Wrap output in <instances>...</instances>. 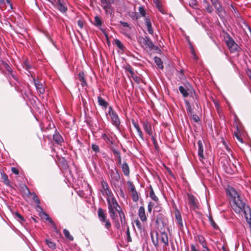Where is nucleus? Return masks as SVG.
<instances>
[{
	"label": "nucleus",
	"instance_id": "f257e3e1",
	"mask_svg": "<svg viewBox=\"0 0 251 251\" xmlns=\"http://www.w3.org/2000/svg\"><path fill=\"white\" fill-rule=\"evenodd\" d=\"M226 194L228 197L230 206L233 210L237 214L244 213L247 222L251 228V210L244 201L240 194L233 187L228 186Z\"/></svg>",
	"mask_w": 251,
	"mask_h": 251
},
{
	"label": "nucleus",
	"instance_id": "f03ea898",
	"mask_svg": "<svg viewBox=\"0 0 251 251\" xmlns=\"http://www.w3.org/2000/svg\"><path fill=\"white\" fill-rule=\"evenodd\" d=\"M106 201H107L108 210L109 216L111 219H114L115 217L117 216L116 212L118 213L120 211L119 210L122 209L114 195L107 197Z\"/></svg>",
	"mask_w": 251,
	"mask_h": 251
},
{
	"label": "nucleus",
	"instance_id": "7ed1b4c3",
	"mask_svg": "<svg viewBox=\"0 0 251 251\" xmlns=\"http://www.w3.org/2000/svg\"><path fill=\"white\" fill-rule=\"evenodd\" d=\"M98 216L99 220L101 223H104V227L108 231L111 227V224L109 219H107L106 214L101 208H99L98 210Z\"/></svg>",
	"mask_w": 251,
	"mask_h": 251
},
{
	"label": "nucleus",
	"instance_id": "20e7f679",
	"mask_svg": "<svg viewBox=\"0 0 251 251\" xmlns=\"http://www.w3.org/2000/svg\"><path fill=\"white\" fill-rule=\"evenodd\" d=\"M226 45L231 52H234L238 50V46L233 38L227 34L225 40Z\"/></svg>",
	"mask_w": 251,
	"mask_h": 251
},
{
	"label": "nucleus",
	"instance_id": "39448f33",
	"mask_svg": "<svg viewBox=\"0 0 251 251\" xmlns=\"http://www.w3.org/2000/svg\"><path fill=\"white\" fill-rule=\"evenodd\" d=\"M108 114L110 117L112 125L118 128L120 125L121 122L118 114L113 109L111 106L109 107Z\"/></svg>",
	"mask_w": 251,
	"mask_h": 251
},
{
	"label": "nucleus",
	"instance_id": "423d86ee",
	"mask_svg": "<svg viewBox=\"0 0 251 251\" xmlns=\"http://www.w3.org/2000/svg\"><path fill=\"white\" fill-rule=\"evenodd\" d=\"M101 6L104 10L106 14H112V8L111 5L114 3V0H100Z\"/></svg>",
	"mask_w": 251,
	"mask_h": 251
},
{
	"label": "nucleus",
	"instance_id": "0eeeda50",
	"mask_svg": "<svg viewBox=\"0 0 251 251\" xmlns=\"http://www.w3.org/2000/svg\"><path fill=\"white\" fill-rule=\"evenodd\" d=\"M111 182L114 184L118 183L120 179V175L116 168L111 169L109 171Z\"/></svg>",
	"mask_w": 251,
	"mask_h": 251
},
{
	"label": "nucleus",
	"instance_id": "6e6552de",
	"mask_svg": "<svg viewBox=\"0 0 251 251\" xmlns=\"http://www.w3.org/2000/svg\"><path fill=\"white\" fill-rule=\"evenodd\" d=\"M55 6L62 13H65L68 10L67 1L66 0H57Z\"/></svg>",
	"mask_w": 251,
	"mask_h": 251
},
{
	"label": "nucleus",
	"instance_id": "1a4fd4ad",
	"mask_svg": "<svg viewBox=\"0 0 251 251\" xmlns=\"http://www.w3.org/2000/svg\"><path fill=\"white\" fill-rule=\"evenodd\" d=\"M101 189L100 191L103 195H106L109 197L113 195L112 191L110 190L108 183L104 180L101 181Z\"/></svg>",
	"mask_w": 251,
	"mask_h": 251
},
{
	"label": "nucleus",
	"instance_id": "9d476101",
	"mask_svg": "<svg viewBox=\"0 0 251 251\" xmlns=\"http://www.w3.org/2000/svg\"><path fill=\"white\" fill-rule=\"evenodd\" d=\"M32 77L33 78L34 85L38 93L40 94H44L45 90L42 83H41L39 80L34 78L33 76Z\"/></svg>",
	"mask_w": 251,
	"mask_h": 251
},
{
	"label": "nucleus",
	"instance_id": "9b49d317",
	"mask_svg": "<svg viewBox=\"0 0 251 251\" xmlns=\"http://www.w3.org/2000/svg\"><path fill=\"white\" fill-rule=\"evenodd\" d=\"M210 1L215 8L217 13L220 16V14L224 11L222 3L218 0H210Z\"/></svg>",
	"mask_w": 251,
	"mask_h": 251
},
{
	"label": "nucleus",
	"instance_id": "f8f14e48",
	"mask_svg": "<svg viewBox=\"0 0 251 251\" xmlns=\"http://www.w3.org/2000/svg\"><path fill=\"white\" fill-rule=\"evenodd\" d=\"M138 216L142 223H145L147 222V216L144 206L139 207L138 210Z\"/></svg>",
	"mask_w": 251,
	"mask_h": 251
},
{
	"label": "nucleus",
	"instance_id": "ddd939ff",
	"mask_svg": "<svg viewBox=\"0 0 251 251\" xmlns=\"http://www.w3.org/2000/svg\"><path fill=\"white\" fill-rule=\"evenodd\" d=\"M188 202L190 207L193 210H195L198 207L196 200L194 196L191 194H188Z\"/></svg>",
	"mask_w": 251,
	"mask_h": 251
},
{
	"label": "nucleus",
	"instance_id": "4468645a",
	"mask_svg": "<svg viewBox=\"0 0 251 251\" xmlns=\"http://www.w3.org/2000/svg\"><path fill=\"white\" fill-rule=\"evenodd\" d=\"M159 242L163 244V247H166L169 245L168 237L167 233L165 232H162L160 235L158 236Z\"/></svg>",
	"mask_w": 251,
	"mask_h": 251
},
{
	"label": "nucleus",
	"instance_id": "2eb2a0df",
	"mask_svg": "<svg viewBox=\"0 0 251 251\" xmlns=\"http://www.w3.org/2000/svg\"><path fill=\"white\" fill-rule=\"evenodd\" d=\"M143 128L144 131L150 136L152 135L151 125L148 121L143 122Z\"/></svg>",
	"mask_w": 251,
	"mask_h": 251
},
{
	"label": "nucleus",
	"instance_id": "dca6fc26",
	"mask_svg": "<svg viewBox=\"0 0 251 251\" xmlns=\"http://www.w3.org/2000/svg\"><path fill=\"white\" fill-rule=\"evenodd\" d=\"M142 42L147 48L151 50L153 49V43L149 37L146 36L144 37H142Z\"/></svg>",
	"mask_w": 251,
	"mask_h": 251
},
{
	"label": "nucleus",
	"instance_id": "f3484780",
	"mask_svg": "<svg viewBox=\"0 0 251 251\" xmlns=\"http://www.w3.org/2000/svg\"><path fill=\"white\" fill-rule=\"evenodd\" d=\"M150 192L149 193V197L156 203H158L159 201L158 198L156 196L153 189L151 185L149 187Z\"/></svg>",
	"mask_w": 251,
	"mask_h": 251
},
{
	"label": "nucleus",
	"instance_id": "a211bd4d",
	"mask_svg": "<svg viewBox=\"0 0 251 251\" xmlns=\"http://www.w3.org/2000/svg\"><path fill=\"white\" fill-rule=\"evenodd\" d=\"M175 217L177 221V223L179 225V228L181 229L183 227L182 219L181 218V214L178 210L175 212Z\"/></svg>",
	"mask_w": 251,
	"mask_h": 251
},
{
	"label": "nucleus",
	"instance_id": "6ab92c4d",
	"mask_svg": "<svg viewBox=\"0 0 251 251\" xmlns=\"http://www.w3.org/2000/svg\"><path fill=\"white\" fill-rule=\"evenodd\" d=\"M151 236L153 245L156 247L159 243L158 233L157 232H151Z\"/></svg>",
	"mask_w": 251,
	"mask_h": 251
},
{
	"label": "nucleus",
	"instance_id": "aec40b11",
	"mask_svg": "<svg viewBox=\"0 0 251 251\" xmlns=\"http://www.w3.org/2000/svg\"><path fill=\"white\" fill-rule=\"evenodd\" d=\"M76 79L81 82V85L82 87L87 86V82L84 77V73L83 72H81L78 74Z\"/></svg>",
	"mask_w": 251,
	"mask_h": 251
},
{
	"label": "nucleus",
	"instance_id": "412c9836",
	"mask_svg": "<svg viewBox=\"0 0 251 251\" xmlns=\"http://www.w3.org/2000/svg\"><path fill=\"white\" fill-rule=\"evenodd\" d=\"M198 155L200 157L201 160L203 159V147L202 142L201 140H199L198 142Z\"/></svg>",
	"mask_w": 251,
	"mask_h": 251
},
{
	"label": "nucleus",
	"instance_id": "4be33fe9",
	"mask_svg": "<svg viewBox=\"0 0 251 251\" xmlns=\"http://www.w3.org/2000/svg\"><path fill=\"white\" fill-rule=\"evenodd\" d=\"M145 25L147 28V30L148 32L151 34L152 35L153 33V30L152 28L151 23V20L150 18H146L145 19Z\"/></svg>",
	"mask_w": 251,
	"mask_h": 251
},
{
	"label": "nucleus",
	"instance_id": "5701e85b",
	"mask_svg": "<svg viewBox=\"0 0 251 251\" xmlns=\"http://www.w3.org/2000/svg\"><path fill=\"white\" fill-rule=\"evenodd\" d=\"M132 124L133 125L134 127L136 129L140 138L143 140H144L143 133L139 126L138 125V124L134 120H132Z\"/></svg>",
	"mask_w": 251,
	"mask_h": 251
},
{
	"label": "nucleus",
	"instance_id": "b1692460",
	"mask_svg": "<svg viewBox=\"0 0 251 251\" xmlns=\"http://www.w3.org/2000/svg\"><path fill=\"white\" fill-rule=\"evenodd\" d=\"M202 5L204 6L205 10L208 13H212L213 11V8L210 4L206 0H203L202 1Z\"/></svg>",
	"mask_w": 251,
	"mask_h": 251
},
{
	"label": "nucleus",
	"instance_id": "393cba45",
	"mask_svg": "<svg viewBox=\"0 0 251 251\" xmlns=\"http://www.w3.org/2000/svg\"><path fill=\"white\" fill-rule=\"evenodd\" d=\"M53 140L57 144H60L63 142V139L61 135L56 131L53 135Z\"/></svg>",
	"mask_w": 251,
	"mask_h": 251
},
{
	"label": "nucleus",
	"instance_id": "a878e982",
	"mask_svg": "<svg viewBox=\"0 0 251 251\" xmlns=\"http://www.w3.org/2000/svg\"><path fill=\"white\" fill-rule=\"evenodd\" d=\"M122 169L124 174L126 176H128L130 173V170L128 165L126 162H124L122 164Z\"/></svg>",
	"mask_w": 251,
	"mask_h": 251
},
{
	"label": "nucleus",
	"instance_id": "bb28decb",
	"mask_svg": "<svg viewBox=\"0 0 251 251\" xmlns=\"http://www.w3.org/2000/svg\"><path fill=\"white\" fill-rule=\"evenodd\" d=\"M98 102L100 105L105 108L108 105V103L100 96L98 97Z\"/></svg>",
	"mask_w": 251,
	"mask_h": 251
},
{
	"label": "nucleus",
	"instance_id": "cd10ccee",
	"mask_svg": "<svg viewBox=\"0 0 251 251\" xmlns=\"http://www.w3.org/2000/svg\"><path fill=\"white\" fill-rule=\"evenodd\" d=\"M119 210L120 211H119L118 213L119 214V215L121 224H122V225L125 226V225L126 224V221L125 214L122 210Z\"/></svg>",
	"mask_w": 251,
	"mask_h": 251
},
{
	"label": "nucleus",
	"instance_id": "c85d7f7f",
	"mask_svg": "<svg viewBox=\"0 0 251 251\" xmlns=\"http://www.w3.org/2000/svg\"><path fill=\"white\" fill-rule=\"evenodd\" d=\"M154 61L157 65L158 68L162 69L163 68V63L160 58L155 56L154 57Z\"/></svg>",
	"mask_w": 251,
	"mask_h": 251
},
{
	"label": "nucleus",
	"instance_id": "c756f323",
	"mask_svg": "<svg viewBox=\"0 0 251 251\" xmlns=\"http://www.w3.org/2000/svg\"><path fill=\"white\" fill-rule=\"evenodd\" d=\"M179 91L184 97H187L189 94L188 90L182 86H180L179 87Z\"/></svg>",
	"mask_w": 251,
	"mask_h": 251
},
{
	"label": "nucleus",
	"instance_id": "7c9ffc66",
	"mask_svg": "<svg viewBox=\"0 0 251 251\" xmlns=\"http://www.w3.org/2000/svg\"><path fill=\"white\" fill-rule=\"evenodd\" d=\"M115 45L122 51H124L125 50V46L123 43L119 39H115L114 40Z\"/></svg>",
	"mask_w": 251,
	"mask_h": 251
},
{
	"label": "nucleus",
	"instance_id": "2f4dec72",
	"mask_svg": "<svg viewBox=\"0 0 251 251\" xmlns=\"http://www.w3.org/2000/svg\"><path fill=\"white\" fill-rule=\"evenodd\" d=\"M63 232L65 236V237L70 241H73L74 240V237L72 235H71L70 233L69 230L67 229H64L63 230Z\"/></svg>",
	"mask_w": 251,
	"mask_h": 251
},
{
	"label": "nucleus",
	"instance_id": "473e14b6",
	"mask_svg": "<svg viewBox=\"0 0 251 251\" xmlns=\"http://www.w3.org/2000/svg\"><path fill=\"white\" fill-rule=\"evenodd\" d=\"M45 241L50 249L54 250L56 248V246L55 243L52 241L51 240L46 239Z\"/></svg>",
	"mask_w": 251,
	"mask_h": 251
},
{
	"label": "nucleus",
	"instance_id": "72a5a7b5",
	"mask_svg": "<svg viewBox=\"0 0 251 251\" xmlns=\"http://www.w3.org/2000/svg\"><path fill=\"white\" fill-rule=\"evenodd\" d=\"M133 224L135 225L138 229L140 231L143 229V226L141 222L138 219L134 220Z\"/></svg>",
	"mask_w": 251,
	"mask_h": 251
},
{
	"label": "nucleus",
	"instance_id": "f704fd0d",
	"mask_svg": "<svg viewBox=\"0 0 251 251\" xmlns=\"http://www.w3.org/2000/svg\"><path fill=\"white\" fill-rule=\"evenodd\" d=\"M14 218L19 222H22L25 221L24 217L18 212H16L14 214Z\"/></svg>",
	"mask_w": 251,
	"mask_h": 251
},
{
	"label": "nucleus",
	"instance_id": "c9c22d12",
	"mask_svg": "<svg viewBox=\"0 0 251 251\" xmlns=\"http://www.w3.org/2000/svg\"><path fill=\"white\" fill-rule=\"evenodd\" d=\"M131 193L133 201L134 202L138 201L139 200V195L137 191L136 190Z\"/></svg>",
	"mask_w": 251,
	"mask_h": 251
},
{
	"label": "nucleus",
	"instance_id": "e433bc0d",
	"mask_svg": "<svg viewBox=\"0 0 251 251\" xmlns=\"http://www.w3.org/2000/svg\"><path fill=\"white\" fill-rule=\"evenodd\" d=\"M95 25L97 26H100L102 25L101 19L98 16L95 17Z\"/></svg>",
	"mask_w": 251,
	"mask_h": 251
},
{
	"label": "nucleus",
	"instance_id": "4c0bfd02",
	"mask_svg": "<svg viewBox=\"0 0 251 251\" xmlns=\"http://www.w3.org/2000/svg\"><path fill=\"white\" fill-rule=\"evenodd\" d=\"M117 217H115L114 219H111L114 224L115 227L118 229L120 228V224L119 221L116 218Z\"/></svg>",
	"mask_w": 251,
	"mask_h": 251
},
{
	"label": "nucleus",
	"instance_id": "58836bf2",
	"mask_svg": "<svg viewBox=\"0 0 251 251\" xmlns=\"http://www.w3.org/2000/svg\"><path fill=\"white\" fill-rule=\"evenodd\" d=\"M2 177L3 178V181L5 185H6L7 186L9 185L10 181L8 178L6 174H3L2 175Z\"/></svg>",
	"mask_w": 251,
	"mask_h": 251
},
{
	"label": "nucleus",
	"instance_id": "ea45409f",
	"mask_svg": "<svg viewBox=\"0 0 251 251\" xmlns=\"http://www.w3.org/2000/svg\"><path fill=\"white\" fill-rule=\"evenodd\" d=\"M102 139L106 143H112V141L110 139V138L108 137L107 135L105 133H103L101 135Z\"/></svg>",
	"mask_w": 251,
	"mask_h": 251
},
{
	"label": "nucleus",
	"instance_id": "a19ab883",
	"mask_svg": "<svg viewBox=\"0 0 251 251\" xmlns=\"http://www.w3.org/2000/svg\"><path fill=\"white\" fill-rule=\"evenodd\" d=\"M154 206V203L153 201H150L148 205V211L149 213H151L153 208Z\"/></svg>",
	"mask_w": 251,
	"mask_h": 251
},
{
	"label": "nucleus",
	"instance_id": "79ce46f5",
	"mask_svg": "<svg viewBox=\"0 0 251 251\" xmlns=\"http://www.w3.org/2000/svg\"><path fill=\"white\" fill-rule=\"evenodd\" d=\"M156 8L158 9V10L163 14H165L166 13V12L165 11V9L163 8L162 5L161 3L157 4V5H156Z\"/></svg>",
	"mask_w": 251,
	"mask_h": 251
},
{
	"label": "nucleus",
	"instance_id": "37998d69",
	"mask_svg": "<svg viewBox=\"0 0 251 251\" xmlns=\"http://www.w3.org/2000/svg\"><path fill=\"white\" fill-rule=\"evenodd\" d=\"M33 199L34 201L38 204L37 206L41 209V208L39 206V205L40 204V199L34 193L33 194Z\"/></svg>",
	"mask_w": 251,
	"mask_h": 251
},
{
	"label": "nucleus",
	"instance_id": "c03bdc74",
	"mask_svg": "<svg viewBox=\"0 0 251 251\" xmlns=\"http://www.w3.org/2000/svg\"><path fill=\"white\" fill-rule=\"evenodd\" d=\"M209 221H210V225L213 227V228H214L215 229H218V226L216 225V224L214 222V221H213L212 218L211 217H209Z\"/></svg>",
	"mask_w": 251,
	"mask_h": 251
},
{
	"label": "nucleus",
	"instance_id": "a18cd8bd",
	"mask_svg": "<svg viewBox=\"0 0 251 251\" xmlns=\"http://www.w3.org/2000/svg\"><path fill=\"white\" fill-rule=\"evenodd\" d=\"M43 215L44 218H45L47 221L49 222L50 223L53 224H54L52 219L50 217L48 214H46L45 213H43Z\"/></svg>",
	"mask_w": 251,
	"mask_h": 251
},
{
	"label": "nucleus",
	"instance_id": "49530a36",
	"mask_svg": "<svg viewBox=\"0 0 251 251\" xmlns=\"http://www.w3.org/2000/svg\"><path fill=\"white\" fill-rule=\"evenodd\" d=\"M126 234L127 236V241L128 242H130L132 241V239L130 235V232H129V228L128 226L126 228Z\"/></svg>",
	"mask_w": 251,
	"mask_h": 251
},
{
	"label": "nucleus",
	"instance_id": "de8ad7c7",
	"mask_svg": "<svg viewBox=\"0 0 251 251\" xmlns=\"http://www.w3.org/2000/svg\"><path fill=\"white\" fill-rule=\"evenodd\" d=\"M189 5L193 8H196L198 5V1L197 0H190Z\"/></svg>",
	"mask_w": 251,
	"mask_h": 251
},
{
	"label": "nucleus",
	"instance_id": "09e8293b",
	"mask_svg": "<svg viewBox=\"0 0 251 251\" xmlns=\"http://www.w3.org/2000/svg\"><path fill=\"white\" fill-rule=\"evenodd\" d=\"M127 183L131 192L136 190L134 184L132 182L128 181Z\"/></svg>",
	"mask_w": 251,
	"mask_h": 251
},
{
	"label": "nucleus",
	"instance_id": "8fccbe9b",
	"mask_svg": "<svg viewBox=\"0 0 251 251\" xmlns=\"http://www.w3.org/2000/svg\"><path fill=\"white\" fill-rule=\"evenodd\" d=\"M92 149L95 152H99L100 151L99 147L96 144L92 145Z\"/></svg>",
	"mask_w": 251,
	"mask_h": 251
},
{
	"label": "nucleus",
	"instance_id": "3c124183",
	"mask_svg": "<svg viewBox=\"0 0 251 251\" xmlns=\"http://www.w3.org/2000/svg\"><path fill=\"white\" fill-rule=\"evenodd\" d=\"M24 66L25 67V68L28 70L31 68V65L27 60H25L24 62Z\"/></svg>",
	"mask_w": 251,
	"mask_h": 251
},
{
	"label": "nucleus",
	"instance_id": "603ef678",
	"mask_svg": "<svg viewBox=\"0 0 251 251\" xmlns=\"http://www.w3.org/2000/svg\"><path fill=\"white\" fill-rule=\"evenodd\" d=\"M139 10L141 16L143 17H145L146 15V11L144 8L143 7H140L139 8Z\"/></svg>",
	"mask_w": 251,
	"mask_h": 251
},
{
	"label": "nucleus",
	"instance_id": "864d4df0",
	"mask_svg": "<svg viewBox=\"0 0 251 251\" xmlns=\"http://www.w3.org/2000/svg\"><path fill=\"white\" fill-rule=\"evenodd\" d=\"M235 135L237 139V140L240 143H243V139L240 136V135L237 133V132H235Z\"/></svg>",
	"mask_w": 251,
	"mask_h": 251
},
{
	"label": "nucleus",
	"instance_id": "5fc2aeb1",
	"mask_svg": "<svg viewBox=\"0 0 251 251\" xmlns=\"http://www.w3.org/2000/svg\"><path fill=\"white\" fill-rule=\"evenodd\" d=\"M120 23L124 26L128 27L129 29H130L131 27L129 26V25L127 22L120 21Z\"/></svg>",
	"mask_w": 251,
	"mask_h": 251
},
{
	"label": "nucleus",
	"instance_id": "6e6d98bb",
	"mask_svg": "<svg viewBox=\"0 0 251 251\" xmlns=\"http://www.w3.org/2000/svg\"><path fill=\"white\" fill-rule=\"evenodd\" d=\"M9 75H10L11 76V77L14 79L16 81H18V78L17 77V76H16V75H15L14 73L12 71L11 72H10V73H9Z\"/></svg>",
	"mask_w": 251,
	"mask_h": 251
},
{
	"label": "nucleus",
	"instance_id": "4d7b16f0",
	"mask_svg": "<svg viewBox=\"0 0 251 251\" xmlns=\"http://www.w3.org/2000/svg\"><path fill=\"white\" fill-rule=\"evenodd\" d=\"M77 25L81 29H82L83 27V22L81 20H78L77 21Z\"/></svg>",
	"mask_w": 251,
	"mask_h": 251
},
{
	"label": "nucleus",
	"instance_id": "13d9d810",
	"mask_svg": "<svg viewBox=\"0 0 251 251\" xmlns=\"http://www.w3.org/2000/svg\"><path fill=\"white\" fill-rule=\"evenodd\" d=\"M5 68L8 73H10V72L13 71L11 67L7 64H6L5 65Z\"/></svg>",
	"mask_w": 251,
	"mask_h": 251
},
{
	"label": "nucleus",
	"instance_id": "bf43d9fd",
	"mask_svg": "<svg viewBox=\"0 0 251 251\" xmlns=\"http://www.w3.org/2000/svg\"><path fill=\"white\" fill-rule=\"evenodd\" d=\"M192 118H193V120L196 122H198V121H200L199 117L196 115H193L192 116Z\"/></svg>",
	"mask_w": 251,
	"mask_h": 251
},
{
	"label": "nucleus",
	"instance_id": "052dcab7",
	"mask_svg": "<svg viewBox=\"0 0 251 251\" xmlns=\"http://www.w3.org/2000/svg\"><path fill=\"white\" fill-rule=\"evenodd\" d=\"M11 171L13 173L15 174V175L19 174V171L15 167H12L11 168Z\"/></svg>",
	"mask_w": 251,
	"mask_h": 251
},
{
	"label": "nucleus",
	"instance_id": "680f3d73",
	"mask_svg": "<svg viewBox=\"0 0 251 251\" xmlns=\"http://www.w3.org/2000/svg\"><path fill=\"white\" fill-rule=\"evenodd\" d=\"M246 74L250 77H251V70L250 69H247L246 71Z\"/></svg>",
	"mask_w": 251,
	"mask_h": 251
},
{
	"label": "nucleus",
	"instance_id": "e2e57ef3",
	"mask_svg": "<svg viewBox=\"0 0 251 251\" xmlns=\"http://www.w3.org/2000/svg\"><path fill=\"white\" fill-rule=\"evenodd\" d=\"M191 251H198V250L196 248L194 245L192 244L191 245Z\"/></svg>",
	"mask_w": 251,
	"mask_h": 251
},
{
	"label": "nucleus",
	"instance_id": "0e129e2a",
	"mask_svg": "<svg viewBox=\"0 0 251 251\" xmlns=\"http://www.w3.org/2000/svg\"><path fill=\"white\" fill-rule=\"evenodd\" d=\"M120 195L121 196V197H122L123 198L125 199V193L124 192V191L122 190V189H120Z\"/></svg>",
	"mask_w": 251,
	"mask_h": 251
},
{
	"label": "nucleus",
	"instance_id": "69168bd1",
	"mask_svg": "<svg viewBox=\"0 0 251 251\" xmlns=\"http://www.w3.org/2000/svg\"><path fill=\"white\" fill-rule=\"evenodd\" d=\"M113 152L114 154L117 155V156H118L119 155H121L120 152L116 150H114L113 151Z\"/></svg>",
	"mask_w": 251,
	"mask_h": 251
},
{
	"label": "nucleus",
	"instance_id": "338daca9",
	"mask_svg": "<svg viewBox=\"0 0 251 251\" xmlns=\"http://www.w3.org/2000/svg\"><path fill=\"white\" fill-rule=\"evenodd\" d=\"M199 240L200 243L203 242L204 239V238L202 236H200L199 237Z\"/></svg>",
	"mask_w": 251,
	"mask_h": 251
},
{
	"label": "nucleus",
	"instance_id": "774afa93",
	"mask_svg": "<svg viewBox=\"0 0 251 251\" xmlns=\"http://www.w3.org/2000/svg\"><path fill=\"white\" fill-rule=\"evenodd\" d=\"M117 157H118V163L119 164H122V159H121V155H119L118 156H117Z\"/></svg>",
	"mask_w": 251,
	"mask_h": 251
}]
</instances>
